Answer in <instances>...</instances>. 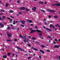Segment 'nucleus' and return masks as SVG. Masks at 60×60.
I'll use <instances>...</instances> for the list:
<instances>
[{"label":"nucleus","instance_id":"obj_1","mask_svg":"<svg viewBox=\"0 0 60 60\" xmlns=\"http://www.w3.org/2000/svg\"><path fill=\"white\" fill-rule=\"evenodd\" d=\"M23 39H24V41L25 42H29V40L27 39H26V38H23Z\"/></svg>","mask_w":60,"mask_h":60},{"label":"nucleus","instance_id":"obj_2","mask_svg":"<svg viewBox=\"0 0 60 60\" xmlns=\"http://www.w3.org/2000/svg\"><path fill=\"white\" fill-rule=\"evenodd\" d=\"M52 5L53 6H55V5H56V6H60V4H52Z\"/></svg>","mask_w":60,"mask_h":60},{"label":"nucleus","instance_id":"obj_3","mask_svg":"<svg viewBox=\"0 0 60 60\" xmlns=\"http://www.w3.org/2000/svg\"><path fill=\"white\" fill-rule=\"evenodd\" d=\"M44 28H45V29L46 30H48L49 31H52V30H51V29H50L48 28H45V27H44Z\"/></svg>","mask_w":60,"mask_h":60},{"label":"nucleus","instance_id":"obj_4","mask_svg":"<svg viewBox=\"0 0 60 60\" xmlns=\"http://www.w3.org/2000/svg\"><path fill=\"white\" fill-rule=\"evenodd\" d=\"M26 9V8L24 7H22L20 9V10H25Z\"/></svg>","mask_w":60,"mask_h":60},{"label":"nucleus","instance_id":"obj_5","mask_svg":"<svg viewBox=\"0 0 60 60\" xmlns=\"http://www.w3.org/2000/svg\"><path fill=\"white\" fill-rule=\"evenodd\" d=\"M36 32V30H31V32H30V33H35Z\"/></svg>","mask_w":60,"mask_h":60},{"label":"nucleus","instance_id":"obj_6","mask_svg":"<svg viewBox=\"0 0 60 60\" xmlns=\"http://www.w3.org/2000/svg\"><path fill=\"white\" fill-rule=\"evenodd\" d=\"M8 33V37H10L11 36V33L9 34V33L7 32Z\"/></svg>","mask_w":60,"mask_h":60},{"label":"nucleus","instance_id":"obj_7","mask_svg":"<svg viewBox=\"0 0 60 60\" xmlns=\"http://www.w3.org/2000/svg\"><path fill=\"white\" fill-rule=\"evenodd\" d=\"M49 11H50L51 12H55L56 11L55 10H49Z\"/></svg>","mask_w":60,"mask_h":60},{"label":"nucleus","instance_id":"obj_8","mask_svg":"<svg viewBox=\"0 0 60 60\" xmlns=\"http://www.w3.org/2000/svg\"><path fill=\"white\" fill-rule=\"evenodd\" d=\"M19 36L21 38H26V36H23L22 37V36H21V35H20Z\"/></svg>","mask_w":60,"mask_h":60},{"label":"nucleus","instance_id":"obj_9","mask_svg":"<svg viewBox=\"0 0 60 60\" xmlns=\"http://www.w3.org/2000/svg\"><path fill=\"white\" fill-rule=\"evenodd\" d=\"M31 48L32 49H33L34 50H36V51H37V50H38V49H35V48H34L33 47H31Z\"/></svg>","mask_w":60,"mask_h":60},{"label":"nucleus","instance_id":"obj_10","mask_svg":"<svg viewBox=\"0 0 60 60\" xmlns=\"http://www.w3.org/2000/svg\"><path fill=\"white\" fill-rule=\"evenodd\" d=\"M59 46L57 45H55L54 46V48H59Z\"/></svg>","mask_w":60,"mask_h":60},{"label":"nucleus","instance_id":"obj_11","mask_svg":"<svg viewBox=\"0 0 60 60\" xmlns=\"http://www.w3.org/2000/svg\"><path fill=\"white\" fill-rule=\"evenodd\" d=\"M21 22L22 24H24L25 23V21H21Z\"/></svg>","mask_w":60,"mask_h":60},{"label":"nucleus","instance_id":"obj_12","mask_svg":"<svg viewBox=\"0 0 60 60\" xmlns=\"http://www.w3.org/2000/svg\"><path fill=\"white\" fill-rule=\"evenodd\" d=\"M36 31L38 32H39V33H40V32H42V31H41L40 30H36Z\"/></svg>","mask_w":60,"mask_h":60},{"label":"nucleus","instance_id":"obj_13","mask_svg":"<svg viewBox=\"0 0 60 60\" xmlns=\"http://www.w3.org/2000/svg\"><path fill=\"white\" fill-rule=\"evenodd\" d=\"M42 33V32H40L39 33V35L40 36H41L42 35V33Z\"/></svg>","mask_w":60,"mask_h":60},{"label":"nucleus","instance_id":"obj_14","mask_svg":"<svg viewBox=\"0 0 60 60\" xmlns=\"http://www.w3.org/2000/svg\"><path fill=\"white\" fill-rule=\"evenodd\" d=\"M29 23H32V21L31 20H29L27 21Z\"/></svg>","mask_w":60,"mask_h":60},{"label":"nucleus","instance_id":"obj_15","mask_svg":"<svg viewBox=\"0 0 60 60\" xmlns=\"http://www.w3.org/2000/svg\"><path fill=\"white\" fill-rule=\"evenodd\" d=\"M0 26L1 27H4V25L3 24L1 23L0 25Z\"/></svg>","mask_w":60,"mask_h":60},{"label":"nucleus","instance_id":"obj_16","mask_svg":"<svg viewBox=\"0 0 60 60\" xmlns=\"http://www.w3.org/2000/svg\"><path fill=\"white\" fill-rule=\"evenodd\" d=\"M7 56H3V58H7Z\"/></svg>","mask_w":60,"mask_h":60},{"label":"nucleus","instance_id":"obj_17","mask_svg":"<svg viewBox=\"0 0 60 60\" xmlns=\"http://www.w3.org/2000/svg\"><path fill=\"white\" fill-rule=\"evenodd\" d=\"M6 41L9 42V41H12V40H7Z\"/></svg>","mask_w":60,"mask_h":60},{"label":"nucleus","instance_id":"obj_18","mask_svg":"<svg viewBox=\"0 0 60 60\" xmlns=\"http://www.w3.org/2000/svg\"><path fill=\"white\" fill-rule=\"evenodd\" d=\"M11 54V52H10L8 54V56H10V54Z\"/></svg>","mask_w":60,"mask_h":60},{"label":"nucleus","instance_id":"obj_19","mask_svg":"<svg viewBox=\"0 0 60 60\" xmlns=\"http://www.w3.org/2000/svg\"><path fill=\"white\" fill-rule=\"evenodd\" d=\"M39 3V4H43V1L40 2Z\"/></svg>","mask_w":60,"mask_h":60},{"label":"nucleus","instance_id":"obj_20","mask_svg":"<svg viewBox=\"0 0 60 60\" xmlns=\"http://www.w3.org/2000/svg\"><path fill=\"white\" fill-rule=\"evenodd\" d=\"M17 3L18 4H20V0H18L17 1Z\"/></svg>","mask_w":60,"mask_h":60},{"label":"nucleus","instance_id":"obj_21","mask_svg":"<svg viewBox=\"0 0 60 60\" xmlns=\"http://www.w3.org/2000/svg\"><path fill=\"white\" fill-rule=\"evenodd\" d=\"M41 11H42V12H45V11L44 10H41Z\"/></svg>","mask_w":60,"mask_h":60},{"label":"nucleus","instance_id":"obj_22","mask_svg":"<svg viewBox=\"0 0 60 60\" xmlns=\"http://www.w3.org/2000/svg\"><path fill=\"white\" fill-rule=\"evenodd\" d=\"M16 48L17 49H20V48L18 46Z\"/></svg>","mask_w":60,"mask_h":60},{"label":"nucleus","instance_id":"obj_23","mask_svg":"<svg viewBox=\"0 0 60 60\" xmlns=\"http://www.w3.org/2000/svg\"><path fill=\"white\" fill-rule=\"evenodd\" d=\"M0 11H2V12H4V10L3 9L1 10Z\"/></svg>","mask_w":60,"mask_h":60},{"label":"nucleus","instance_id":"obj_24","mask_svg":"<svg viewBox=\"0 0 60 60\" xmlns=\"http://www.w3.org/2000/svg\"><path fill=\"white\" fill-rule=\"evenodd\" d=\"M20 49L21 50V51H24V50L23 49H21V48H20Z\"/></svg>","mask_w":60,"mask_h":60},{"label":"nucleus","instance_id":"obj_25","mask_svg":"<svg viewBox=\"0 0 60 60\" xmlns=\"http://www.w3.org/2000/svg\"><path fill=\"white\" fill-rule=\"evenodd\" d=\"M13 12H14V11H10V13H13Z\"/></svg>","mask_w":60,"mask_h":60},{"label":"nucleus","instance_id":"obj_26","mask_svg":"<svg viewBox=\"0 0 60 60\" xmlns=\"http://www.w3.org/2000/svg\"><path fill=\"white\" fill-rule=\"evenodd\" d=\"M8 5H9V4L8 3V4H7L6 5V7H8Z\"/></svg>","mask_w":60,"mask_h":60},{"label":"nucleus","instance_id":"obj_27","mask_svg":"<svg viewBox=\"0 0 60 60\" xmlns=\"http://www.w3.org/2000/svg\"><path fill=\"white\" fill-rule=\"evenodd\" d=\"M32 39L33 40H37L36 38H32Z\"/></svg>","mask_w":60,"mask_h":60},{"label":"nucleus","instance_id":"obj_28","mask_svg":"<svg viewBox=\"0 0 60 60\" xmlns=\"http://www.w3.org/2000/svg\"><path fill=\"white\" fill-rule=\"evenodd\" d=\"M14 41H17V39H15L14 40Z\"/></svg>","mask_w":60,"mask_h":60},{"label":"nucleus","instance_id":"obj_29","mask_svg":"<svg viewBox=\"0 0 60 60\" xmlns=\"http://www.w3.org/2000/svg\"><path fill=\"white\" fill-rule=\"evenodd\" d=\"M8 19H9L10 20V21H12V20L11 19V18H8Z\"/></svg>","mask_w":60,"mask_h":60},{"label":"nucleus","instance_id":"obj_30","mask_svg":"<svg viewBox=\"0 0 60 60\" xmlns=\"http://www.w3.org/2000/svg\"><path fill=\"white\" fill-rule=\"evenodd\" d=\"M43 51L42 50H40V52H42Z\"/></svg>","mask_w":60,"mask_h":60},{"label":"nucleus","instance_id":"obj_31","mask_svg":"<svg viewBox=\"0 0 60 60\" xmlns=\"http://www.w3.org/2000/svg\"><path fill=\"white\" fill-rule=\"evenodd\" d=\"M7 29H8V30L11 29L8 26V28H7Z\"/></svg>","mask_w":60,"mask_h":60},{"label":"nucleus","instance_id":"obj_32","mask_svg":"<svg viewBox=\"0 0 60 60\" xmlns=\"http://www.w3.org/2000/svg\"><path fill=\"white\" fill-rule=\"evenodd\" d=\"M54 18H57V16H54Z\"/></svg>","mask_w":60,"mask_h":60},{"label":"nucleus","instance_id":"obj_33","mask_svg":"<svg viewBox=\"0 0 60 60\" xmlns=\"http://www.w3.org/2000/svg\"><path fill=\"white\" fill-rule=\"evenodd\" d=\"M52 29H54V28H55V26H52Z\"/></svg>","mask_w":60,"mask_h":60},{"label":"nucleus","instance_id":"obj_34","mask_svg":"<svg viewBox=\"0 0 60 60\" xmlns=\"http://www.w3.org/2000/svg\"><path fill=\"white\" fill-rule=\"evenodd\" d=\"M59 26V25L58 24H57L56 25H55V26L56 27L57 26Z\"/></svg>","mask_w":60,"mask_h":60},{"label":"nucleus","instance_id":"obj_35","mask_svg":"<svg viewBox=\"0 0 60 60\" xmlns=\"http://www.w3.org/2000/svg\"><path fill=\"white\" fill-rule=\"evenodd\" d=\"M52 24H50V28H51V27H52Z\"/></svg>","mask_w":60,"mask_h":60},{"label":"nucleus","instance_id":"obj_36","mask_svg":"<svg viewBox=\"0 0 60 60\" xmlns=\"http://www.w3.org/2000/svg\"><path fill=\"white\" fill-rule=\"evenodd\" d=\"M32 10L34 11H35V10L34 9V8H32Z\"/></svg>","mask_w":60,"mask_h":60},{"label":"nucleus","instance_id":"obj_37","mask_svg":"<svg viewBox=\"0 0 60 60\" xmlns=\"http://www.w3.org/2000/svg\"><path fill=\"white\" fill-rule=\"evenodd\" d=\"M26 11H30V9H26Z\"/></svg>","mask_w":60,"mask_h":60},{"label":"nucleus","instance_id":"obj_38","mask_svg":"<svg viewBox=\"0 0 60 60\" xmlns=\"http://www.w3.org/2000/svg\"><path fill=\"white\" fill-rule=\"evenodd\" d=\"M21 26H22V27H24V25H22V24H21Z\"/></svg>","mask_w":60,"mask_h":60},{"label":"nucleus","instance_id":"obj_39","mask_svg":"<svg viewBox=\"0 0 60 60\" xmlns=\"http://www.w3.org/2000/svg\"><path fill=\"white\" fill-rule=\"evenodd\" d=\"M37 27H38V26H35V27L36 29H37Z\"/></svg>","mask_w":60,"mask_h":60},{"label":"nucleus","instance_id":"obj_40","mask_svg":"<svg viewBox=\"0 0 60 60\" xmlns=\"http://www.w3.org/2000/svg\"><path fill=\"white\" fill-rule=\"evenodd\" d=\"M34 9H35V10H36L37 9V8H36V7H34Z\"/></svg>","mask_w":60,"mask_h":60},{"label":"nucleus","instance_id":"obj_41","mask_svg":"<svg viewBox=\"0 0 60 60\" xmlns=\"http://www.w3.org/2000/svg\"><path fill=\"white\" fill-rule=\"evenodd\" d=\"M41 46L42 48H45V46L43 45H42Z\"/></svg>","mask_w":60,"mask_h":60},{"label":"nucleus","instance_id":"obj_42","mask_svg":"<svg viewBox=\"0 0 60 60\" xmlns=\"http://www.w3.org/2000/svg\"><path fill=\"white\" fill-rule=\"evenodd\" d=\"M36 43H37V44H39V42H35Z\"/></svg>","mask_w":60,"mask_h":60},{"label":"nucleus","instance_id":"obj_43","mask_svg":"<svg viewBox=\"0 0 60 60\" xmlns=\"http://www.w3.org/2000/svg\"><path fill=\"white\" fill-rule=\"evenodd\" d=\"M11 29H12V30L15 29V28H14V27H12V28H11Z\"/></svg>","mask_w":60,"mask_h":60},{"label":"nucleus","instance_id":"obj_44","mask_svg":"<svg viewBox=\"0 0 60 60\" xmlns=\"http://www.w3.org/2000/svg\"><path fill=\"white\" fill-rule=\"evenodd\" d=\"M45 53V52H44V51H43L42 52V53L44 54Z\"/></svg>","mask_w":60,"mask_h":60},{"label":"nucleus","instance_id":"obj_45","mask_svg":"<svg viewBox=\"0 0 60 60\" xmlns=\"http://www.w3.org/2000/svg\"><path fill=\"white\" fill-rule=\"evenodd\" d=\"M31 57H28V59H30V58H31Z\"/></svg>","mask_w":60,"mask_h":60},{"label":"nucleus","instance_id":"obj_46","mask_svg":"<svg viewBox=\"0 0 60 60\" xmlns=\"http://www.w3.org/2000/svg\"><path fill=\"white\" fill-rule=\"evenodd\" d=\"M53 22L52 21H50L49 22V23H52Z\"/></svg>","mask_w":60,"mask_h":60},{"label":"nucleus","instance_id":"obj_47","mask_svg":"<svg viewBox=\"0 0 60 60\" xmlns=\"http://www.w3.org/2000/svg\"><path fill=\"white\" fill-rule=\"evenodd\" d=\"M48 17L49 18H51V16H49Z\"/></svg>","mask_w":60,"mask_h":60},{"label":"nucleus","instance_id":"obj_48","mask_svg":"<svg viewBox=\"0 0 60 60\" xmlns=\"http://www.w3.org/2000/svg\"><path fill=\"white\" fill-rule=\"evenodd\" d=\"M45 25H48L47 23L46 22H45Z\"/></svg>","mask_w":60,"mask_h":60},{"label":"nucleus","instance_id":"obj_49","mask_svg":"<svg viewBox=\"0 0 60 60\" xmlns=\"http://www.w3.org/2000/svg\"><path fill=\"white\" fill-rule=\"evenodd\" d=\"M28 46H30V47H31V45H30V44H29L28 45Z\"/></svg>","mask_w":60,"mask_h":60},{"label":"nucleus","instance_id":"obj_50","mask_svg":"<svg viewBox=\"0 0 60 60\" xmlns=\"http://www.w3.org/2000/svg\"><path fill=\"white\" fill-rule=\"evenodd\" d=\"M28 52L29 53H31V51H28Z\"/></svg>","mask_w":60,"mask_h":60},{"label":"nucleus","instance_id":"obj_51","mask_svg":"<svg viewBox=\"0 0 60 60\" xmlns=\"http://www.w3.org/2000/svg\"><path fill=\"white\" fill-rule=\"evenodd\" d=\"M47 52H50V51L49 50H47Z\"/></svg>","mask_w":60,"mask_h":60},{"label":"nucleus","instance_id":"obj_52","mask_svg":"<svg viewBox=\"0 0 60 60\" xmlns=\"http://www.w3.org/2000/svg\"><path fill=\"white\" fill-rule=\"evenodd\" d=\"M10 17H11V18H14V17H13L12 16H10Z\"/></svg>","mask_w":60,"mask_h":60},{"label":"nucleus","instance_id":"obj_53","mask_svg":"<svg viewBox=\"0 0 60 60\" xmlns=\"http://www.w3.org/2000/svg\"><path fill=\"white\" fill-rule=\"evenodd\" d=\"M39 57L40 58H41V56H39Z\"/></svg>","mask_w":60,"mask_h":60},{"label":"nucleus","instance_id":"obj_54","mask_svg":"<svg viewBox=\"0 0 60 60\" xmlns=\"http://www.w3.org/2000/svg\"><path fill=\"white\" fill-rule=\"evenodd\" d=\"M55 41H57V40L56 39H55Z\"/></svg>","mask_w":60,"mask_h":60},{"label":"nucleus","instance_id":"obj_55","mask_svg":"<svg viewBox=\"0 0 60 60\" xmlns=\"http://www.w3.org/2000/svg\"><path fill=\"white\" fill-rule=\"evenodd\" d=\"M12 55H13V56H15V55H14V54H12Z\"/></svg>","mask_w":60,"mask_h":60},{"label":"nucleus","instance_id":"obj_56","mask_svg":"<svg viewBox=\"0 0 60 60\" xmlns=\"http://www.w3.org/2000/svg\"><path fill=\"white\" fill-rule=\"evenodd\" d=\"M30 26H34V25H33V24H30Z\"/></svg>","mask_w":60,"mask_h":60},{"label":"nucleus","instance_id":"obj_57","mask_svg":"<svg viewBox=\"0 0 60 60\" xmlns=\"http://www.w3.org/2000/svg\"><path fill=\"white\" fill-rule=\"evenodd\" d=\"M4 14V13H2L0 14V15H3Z\"/></svg>","mask_w":60,"mask_h":60},{"label":"nucleus","instance_id":"obj_58","mask_svg":"<svg viewBox=\"0 0 60 60\" xmlns=\"http://www.w3.org/2000/svg\"><path fill=\"white\" fill-rule=\"evenodd\" d=\"M44 21H46V20H46V19H44Z\"/></svg>","mask_w":60,"mask_h":60},{"label":"nucleus","instance_id":"obj_59","mask_svg":"<svg viewBox=\"0 0 60 60\" xmlns=\"http://www.w3.org/2000/svg\"><path fill=\"white\" fill-rule=\"evenodd\" d=\"M15 22H14L13 23V24H14V25H15Z\"/></svg>","mask_w":60,"mask_h":60},{"label":"nucleus","instance_id":"obj_60","mask_svg":"<svg viewBox=\"0 0 60 60\" xmlns=\"http://www.w3.org/2000/svg\"><path fill=\"white\" fill-rule=\"evenodd\" d=\"M19 14H21V13L20 12H19Z\"/></svg>","mask_w":60,"mask_h":60},{"label":"nucleus","instance_id":"obj_61","mask_svg":"<svg viewBox=\"0 0 60 60\" xmlns=\"http://www.w3.org/2000/svg\"><path fill=\"white\" fill-rule=\"evenodd\" d=\"M1 20L3 21V20H4V19H1Z\"/></svg>","mask_w":60,"mask_h":60},{"label":"nucleus","instance_id":"obj_62","mask_svg":"<svg viewBox=\"0 0 60 60\" xmlns=\"http://www.w3.org/2000/svg\"><path fill=\"white\" fill-rule=\"evenodd\" d=\"M48 38H51V37L49 36H48Z\"/></svg>","mask_w":60,"mask_h":60},{"label":"nucleus","instance_id":"obj_63","mask_svg":"<svg viewBox=\"0 0 60 60\" xmlns=\"http://www.w3.org/2000/svg\"><path fill=\"white\" fill-rule=\"evenodd\" d=\"M3 19H4L5 18V17H4V16H3Z\"/></svg>","mask_w":60,"mask_h":60},{"label":"nucleus","instance_id":"obj_64","mask_svg":"<svg viewBox=\"0 0 60 60\" xmlns=\"http://www.w3.org/2000/svg\"><path fill=\"white\" fill-rule=\"evenodd\" d=\"M58 40L59 41H60V39H58Z\"/></svg>","mask_w":60,"mask_h":60}]
</instances>
